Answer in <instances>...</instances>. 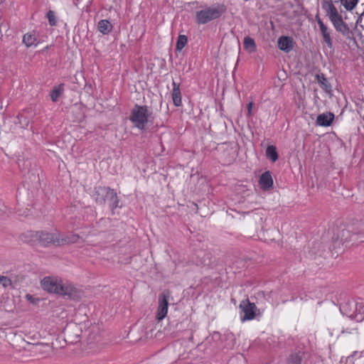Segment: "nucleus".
<instances>
[{"mask_svg":"<svg viewBox=\"0 0 364 364\" xmlns=\"http://www.w3.org/2000/svg\"><path fill=\"white\" fill-rule=\"evenodd\" d=\"M41 287L49 293L68 296L70 299H79L83 295L81 289L68 280L53 277H46L41 282Z\"/></svg>","mask_w":364,"mask_h":364,"instance_id":"obj_1","label":"nucleus"},{"mask_svg":"<svg viewBox=\"0 0 364 364\" xmlns=\"http://www.w3.org/2000/svg\"><path fill=\"white\" fill-rule=\"evenodd\" d=\"M36 237L43 245L46 246L53 244L56 246H61L66 244L75 243L80 237L77 235H61L58 232H37Z\"/></svg>","mask_w":364,"mask_h":364,"instance_id":"obj_2","label":"nucleus"},{"mask_svg":"<svg viewBox=\"0 0 364 364\" xmlns=\"http://www.w3.org/2000/svg\"><path fill=\"white\" fill-rule=\"evenodd\" d=\"M151 117V112L146 105H135L131 110L129 119L135 127L144 130L149 122L152 123Z\"/></svg>","mask_w":364,"mask_h":364,"instance_id":"obj_3","label":"nucleus"},{"mask_svg":"<svg viewBox=\"0 0 364 364\" xmlns=\"http://www.w3.org/2000/svg\"><path fill=\"white\" fill-rule=\"evenodd\" d=\"M227 7L224 4H216L196 12V21L198 24H205L219 18L225 13Z\"/></svg>","mask_w":364,"mask_h":364,"instance_id":"obj_4","label":"nucleus"},{"mask_svg":"<svg viewBox=\"0 0 364 364\" xmlns=\"http://www.w3.org/2000/svg\"><path fill=\"white\" fill-rule=\"evenodd\" d=\"M92 197L95 201L100 205H105L107 202L112 210L119 205V199L114 189L106 186H97L95 188Z\"/></svg>","mask_w":364,"mask_h":364,"instance_id":"obj_5","label":"nucleus"},{"mask_svg":"<svg viewBox=\"0 0 364 364\" xmlns=\"http://www.w3.org/2000/svg\"><path fill=\"white\" fill-rule=\"evenodd\" d=\"M239 308L243 314L240 316L241 321H250L255 318L257 308L255 304L250 302L248 299L241 301Z\"/></svg>","mask_w":364,"mask_h":364,"instance_id":"obj_6","label":"nucleus"},{"mask_svg":"<svg viewBox=\"0 0 364 364\" xmlns=\"http://www.w3.org/2000/svg\"><path fill=\"white\" fill-rule=\"evenodd\" d=\"M171 293L168 290L164 291L159 296V306L157 308L156 318L158 321L163 320L168 313V299Z\"/></svg>","mask_w":364,"mask_h":364,"instance_id":"obj_7","label":"nucleus"},{"mask_svg":"<svg viewBox=\"0 0 364 364\" xmlns=\"http://www.w3.org/2000/svg\"><path fill=\"white\" fill-rule=\"evenodd\" d=\"M316 20L318 23V25L319 26L321 36L323 39V41L326 44V46L329 48H333V40L331 36V30L328 26H326L323 21L320 18L318 15L316 16Z\"/></svg>","mask_w":364,"mask_h":364,"instance_id":"obj_8","label":"nucleus"},{"mask_svg":"<svg viewBox=\"0 0 364 364\" xmlns=\"http://www.w3.org/2000/svg\"><path fill=\"white\" fill-rule=\"evenodd\" d=\"M332 24L333 25L335 29L341 33L343 36H349L350 34V31L348 26L344 23L343 21L341 15H338L336 17H334L330 19Z\"/></svg>","mask_w":364,"mask_h":364,"instance_id":"obj_9","label":"nucleus"},{"mask_svg":"<svg viewBox=\"0 0 364 364\" xmlns=\"http://www.w3.org/2000/svg\"><path fill=\"white\" fill-rule=\"evenodd\" d=\"M277 45L281 50L289 53L294 48V41L291 37L283 36L278 38Z\"/></svg>","mask_w":364,"mask_h":364,"instance_id":"obj_10","label":"nucleus"},{"mask_svg":"<svg viewBox=\"0 0 364 364\" xmlns=\"http://www.w3.org/2000/svg\"><path fill=\"white\" fill-rule=\"evenodd\" d=\"M259 185L263 190H268L273 186V179L271 173L267 171L263 173L259 178Z\"/></svg>","mask_w":364,"mask_h":364,"instance_id":"obj_11","label":"nucleus"},{"mask_svg":"<svg viewBox=\"0 0 364 364\" xmlns=\"http://www.w3.org/2000/svg\"><path fill=\"white\" fill-rule=\"evenodd\" d=\"M334 119V114L331 112L319 114L316 119V123L321 127H328Z\"/></svg>","mask_w":364,"mask_h":364,"instance_id":"obj_12","label":"nucleus"},{"mask_svg":"<svg viewBox=\"0 0 364 364\" xmlns=\"http://www.w3.org/2000/svg\"><path fill=\"white\" fill-rule=\"evenodd\" d=\"M305 356V352L301 350H296L289 355L287 364H301Z\"/></svg>","mask_w":364,"mask_h":364,"instance_id":"obj_13","label":"nucleus"},{"mask_svg":"<svg viewBox=\"0 0 364 364\" xmlns=\"http://www.w3.org/2000/svg\"><path fill=\"white\" fill-rule=\"evenodd\" d=\"M349 318L357 322H360L364 319V303L358 302L355 305V312L351 314Z\"/></svg>","mask_w":364,"mask_h":364,"instance_id":"obj_14","label":"nucleus"},{"mask_svg":"<svg viewBox=\"0 0 364 364\" xmlns=\"http://www.w3.org/2000/svg\"><path fill=\"white\" fill-rule=\"evenodd\" d=\"M172 100L175 106L180 107L182 105L180 84L173 81Z\"/></svg>","mask_w":364,"mask_h":364,"instance_id":"obj_15","label":"nucleus"},{"mask_svg":"<svg viewBox=\"0 0 364 364\" xmlns=\"http://www.w3.org/2000/svg\"><path fill=\"white\" fill-rule=\"evenodd\" d=\"M322 7L326 11V15L328 16L329 19H331L340 15L338 12L337 9L333 5L331 1L323 2L322 4Z\"/></svg>","mask_w":364,"mask_h":364,"instance_id":"obj_16","label":"nucleus"},{"mask_svg":"<svg viewBox=\"0 0 364 364\" xmlns=\"http://www.w3.org/2000/svg\"><path fill=\"white\" fill-rule=\"evenodd\" d=\"M320 87L327 93L332 91L331 85L323 74H316L315 76Z\"/></svg>","mask_w":364,"mask_h":364,"instance_id":"obj_17","label":"nucleus"},{"mask_svg":"<svg viewBox=\"0 0 364 364\" xmlns=\"http://www.w3.org/2000/svg\"><path fill=\"white\" fill-rule=\"evenodd\" d=\"M112 23L106 19L100 20L97 23L98 31L104 35L109 34L112 30Z\"/></svg>","mask_w":364,"mask_h":364,"instance_id":"obj_18","label":"nucleus"},{"mask_svg":"<svg viewBox=\"0 0 364 364\" xmlns=\"http://www.w3.org/2000/svg\"><path fill=\"white\" fill-rule=\"evenodd\" d=\"M64 92V84L60 83L57 86H55L53 90L50 91V96L51 100L54 102H57L60 97V96Z\"/></svg>","mask_w":364,"mask_h":364,"instance_id":"obj_19","label":"nucleus"},{"mask_svg":"<svg viewBox=\"0 0 364 364\" xmlns=\"http://www.w3.org/2000/svg\"><path fill=\"white\" fill-rule=\"evenodd\" d=\"M244 48L248 50L250 53L255 52L256 50L257 46L255 42V40L250 37L246 36L244 38Z\"/></svg>","mask_w":364,"mask_h":364,"instance_id":"obj_20","label":"nucleus"},{"mask_svg":"<svg viewBox=\"0 0 364 364\" xmlns=\"http://www.w3.org/2000/svg\"><path fill=\"white\" fill-rule=\"evenodd\" d=\"M266 156L272 161L274 162L278 159V154L274 146L270 145L267 147Z\"/></svg>","mask_w":364,"mask_h":364,"instance_id":"obj_21","label":"nucleus"},{"mask_svg":"<svg viewBox=\"0 0 364 364\" xmlns=\"http://www.w3.org/2000/svg\"><path fill=\"white\" fill-rule=\"evenodd\" d=\"M341 4L346 11H352L358 4V0H339Z\"/></svg>","mask_w":364,"mask_h":364,"instance_id":"obj_22","label":"nucleus"},{"mask_svg":"<svg viewBox=\"0 0 364 364\" xmlns=\"http://www.w3.org/2000/svg\"><path fill=\"white\" fill-rule=\"evenodd\" d=\"M345 241H353L358 242H364V234L363 233H353L350 237L346 236L344 239Z\"/></svg>","mask_w":364,"mask_h":364,"instance_id":"obj_23","label":"nucleus"},{"mask_svg":"<svg viewBox=\"0 0 364 364\" xmlns=\"http://www.w3.org/2000/svg\"><path fill=\"white\" fill-rule=\"evenodd\" d=\"M36 37L31 33H26L23 37V42L27 47H31L36 43Z\"/></svg>","mask_w":364,"mask_h":364,"instance_id":"obj_24","label":"nucleus"},{"mask_svg":"<svg viewBox=\"0 0 364 364\" xmlns=\"http://www.w3.org/2000/svg\"><path fill=\"white\" fill-rule=\"evenodd\" d=\"M188 38L185 35H179L176 42V50L181 51L187 44Z\"/></svg>","mask_w":364,"mask_h":364,"instance_id":"obj_25","label":"nucleus"},{"mask_svg":"<svg viewBox=\"0 0 364 364\" xmlns=\"http://www.w3.org/2000/svg\"><path fill=\"white\" fill-rule=\"evenodd\" d=\"M46 16L48 18L49 24L51 26H56L57 20H56V17H55V14L53 11L49 10L46 14Z\"/></svg>","mask_w":364,"mask_h":364,"instance_id":"obj_26","label":"nucleus"},{"mask_svg":"<svg viewBox=\"0 0 364 364\" xmlns=\"http://www.w3.org/2000/svg\"><path fill=\"white\" fill-rule=\"evenodd\" d=\"M0 284L4 287H8L12 285V282L9 277L0 275Z\"/></svg>","mask_w":364,"mask_h":364,"instance_id":"obj_27","label":"nucleus"},{"mask_svg":"<svg viewBox=\"0 0 364 364\" xmlns=\"http://www.w3.org/2000/svg\"><path fill=\"white\" fill-rule=\"evenodd\" d=\"M353 364H364V355H360L358 358H355Z\"/></svg>","mask_w":364,"mask_h":364,"instance_id":"obj_28","label":"nucleus"},{"mask_svg":"<svg viewBox=\"0 0 364 364\" xmlns=\"http://www.w3.org/2000/svg\"><path fill=\"white\" fill-rule=\"evenodd\" d=\"M252 107H253V102H249L247 105L248 115H251Z\"/></svg>","mask_w":364,"mask_h":364,"instance_id":"obj_29","label":"nucleus"},{"mask_svg":"<svg viewBox=\"0 0 364 364\" xmlns=\"http://www.w3.org/2000/svg\"><path fill=\"white\" fill-rule=\"evenodd\" d=\"M354 329H355V328H350V329H349V330H348V329H347V330L346 331V330H344V329L343 328V329H342V331H341V332H342V333H344L345 332H346V333H351V331H353V330H354Z\"/></svg>","mask_w":364,"mask_h":364,"instance_id":"obj_30","label":"nucleus"},{"mask_svg":"<svg viewBox=\"0 0 364 364\" xmlns=\"http://www.w3.org/2000/svg\"><path fill=\"white\" fill-rule=\"evenodd\" d=\"M349 231L348 230H343L342 231V237H345L346 236V233L348 234Z\"/></svg>","mask_w":364,"mask_h":364,"instance_id":"obj_31","label":"nucleus"},{"mask_svg":"<svg viewBox=\"0 0 364 364\" xmlns=\"http://www.w3.org/2000/svg\"><path fill=\"white\" fill-rule=\"evenodd\" d=\"M26 296H27V298H28V299H30L31 298V296H30V295H27Z\"/></svg>","mask_w":364,"mask_h":364,"instance_id":"obj_32","label":"nucleus"}]
</instances>
